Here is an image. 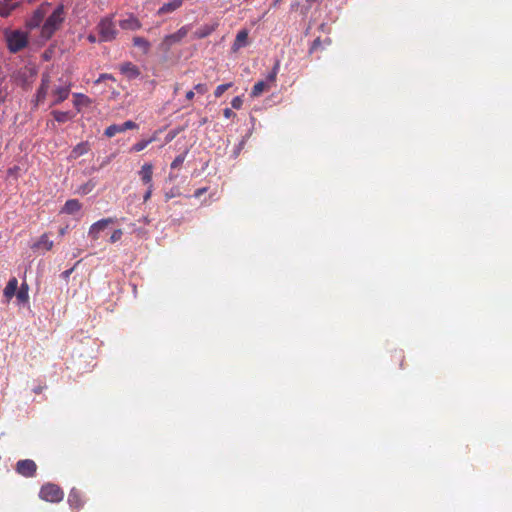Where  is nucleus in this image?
<instances>
[{"mask_svg":"<svg viewBox=\"0 0 512 512\" xmlns=\"http://www.w3.org/2000/svg\"><path fill=\"white\" fill-rule=\"evenodd\" d=\"M65 19L66 12L62 4L52 8L51 4L42 3L29 16L25 25L30 33L37 29L39 31V42L45 43L60 30Z\"/></svg>","mask_w":512,"mask_h":512,"instance_id":"obj_1","label":"nucleus"},{"mask_svg":"<svg viewBox=\"0 0 512 512\" xmlns=\"http://www.w3.org/2000/svg\"><path fill=\"white\" fill-rule=\"evenodd\" d=\"M114 16V14L105 16L104 18H101L96 25L99 43L115 41L118 35V30L116 28L115 21L113 20Z\"/></svg>","mask_w":512,"mask_h":512,"instance_id":"obj_2","label":"nucleus"},{"mask_svg":"<svg viewBox=\"0 0 512 512\" xmlns=\"http://www.w3.org/2000/svg\"><path fill=\"white\" fill-rule=\"evenodd\" d=\"M56 78H53L52 86H53V95L55 100L53 105L60 104L64 100H66L69 96L71 90V78L69 74L63 73L60 77L57 78L58 84L56 83Z\"/></svg>","mask_w":512,"mask_h":512,"instance_id":"obj_3","label":"nucleus"},{"mask_svg":"<svg viewBox=\"0 0 512 512\" xmlns=\"http://www.w3.org/2000/svg\"><path fill=\"white\" fill-rule=\"evenodd\" d=\"M39 496L43 501L59 503L63 500L64 493L59 485L54 483H45L40 487Z\"/></svg>","mask_w":512,"mask_h":512,"instance_id":"obj_4","label":"nucleus"},{"mask_svg":"<svg viewBox=\"0 0 512 512\" xmlns=\"http://www.w3.org/2000/svg\"><path fill=\"white\" fill-rule=\"evenodd\" d=\"M7 47L11 52L22 50L28 43V35L25 31L14 30L6 34Z\"/></svg>","mask_w":512,"mask_h":512,"instance_id":"obj_5","label":"nucleus"},{"mask_svg":"<svg viewBox=\"0 0 512 512\" xmlns=\"http://www.w3.org/2000/svg\"><path fill=\"white\" fill-rule=\"evenodd\" d=\"M277 74V66H274L271 72L268 73L265 80L258 81L254 84L251 97L257 98L263 94L264 91H268L275 85V79Z\"/></svg>","mask_w":512,"mask_h":512,"instance_id":"obj_6","label":"nucleus"},{"mask_svg":"<svg viewBox=\"0 0 512 512\" xmlns=\"http://www.w3.org/2000/svg\"><path fill=\"white\" fill-rule=\"evenodd\" d=\"M54 67L55 66H52V68L48 72L44 73L42 76V84H40L39 89L37 91L38 102L44 101L48 89L52 85L53 78H57L58 72L54 71Z\"/></svg>","mask_w":512,"mask_h":512,"instance_id":"obj_7","label":"nucleus"},{"mask_svg":"<svg viewBox=\"0 0 512 512\" xmlns=\"http://www.w3.org/2000/svg\"><path fill=\"white\" fill-rule=\"evenodd\" d=\"M189 27L183 26L174 33L165 36L161 43V49L168 51L173 45L180 43L182 39L188 34Z\"/></svg>","mask_w":512,"mask_h":512,"instance_id":"obj_8","label":"nucleus"},{"mask_svg":"<svg viewBox=\"0 0 512 512\" xmlns=\"http://www.w3.org/2000/svg\"><path fill=\"white\" fill-rule=\"evenodd\" d=\"M119 27L126 31H137L142 28V23L133 13H126L118 22Z\"/></svg>","mask_w":512,"mask_h":512,"instance_id":"obj_9","label":"nucleus"},{"mask_svg":"<svg viewBox=\"0 0 512 512\" xmlns=\"http://www.w3.org/2000/svg\"><path fill=\"white\" fill-rule=\"evenodd\" d=\"M16 471L22 477L30 478L35 476L37 464L30 459L20 460L16 464Z\"/></svg>","mask_w":512,"mask_h":512,"instance_id":"obj_10","label":"nucleus"},{"mask_svg":"<svg viewBox=\"0 0 512 512\" xmlns=\"http://www.w3.org/2000/svg\"><path fill=\"white\" fill-rule=\"evenodd\" d=\"M138 128V125L133 122L132 120H128L122 124H112L108 126L105 131L104 135L108 138L115 137L116 134L124 133V131L128 129H136Z\"/></svg>","mask_w":512,"mask_h":512,"instance_id":"obj_11","label":"nucleus"},{"mask_svg":"<svg viewBox=\"0 0 512 512\" xmlns=\"http://www.w3.org/2000/svg\"><path fill=\"white\" fill-rule=\"evenodd\" d=\"M115 223L113 218H103L94 222L89 229V236L94 240L98 239L100 232L105 230L109 224Z\"/></svg>","mask_w":512,"mask_h":512,"instance_id":"obj_12","label":"nucleus"},{"mask_svg":"<svg viewBox=\"0 0 512 512\" xmlns=\"http://www.w3.org/2000/svg\"><path fill=\"white\" fill-rule=\"evenodd\" d=\"M68 504L69 506L74 509V510H79L81 509L83 506H84V499H83V495L82 493L80 492V490L76 487H73L71 490H70V493L68 495Z\"/></svg>","mask_w":512,"mask_h":512,"instance_id":"obj_13","label":"nucleus"},{"mask_svg":"<svg viewBox=\"0 0 512 512\" xmlns=\"http://www.w3.org/2000/svg\"><path fill=\"white\" fill-rule=\"evenodd\" d=\"M138 175L144 185H146V186L153 185V182H152L153 165L151 163H144L141 166L140 171L138 172Z\"/></svg>","mask_w":512,"mask_h":512,"instance_id":"obj_14","label":"nucleus"},{"mask_svg":"<svg viewBox=\"0 0 512 512\" xmlns=\"http://www.w3.org/2000/svg\"><path fill=\"white\" fill-rule=\"evenodd\" d=\"M21 0H0V16L7 17L16 9Z\"/></svg>","mask_w":512,"mask_h":512,"instance_id":"obj_15","label":"nucleus"},{"mask_svg":"<svg viewBox=\"0 0 512 512\" xmlns=\"http://www.w3.org/2000/svg\"><path fill=\"white\" fill-rule=\"evenodd\" d=\"M248 43H249L248 30H246V29L239 30L236 35V39L232 45V49L234 51H238L240 48L247 46Z\"/></svg>","mask_w":512,"mask_h":512,"instance_id":"obj_16","label":"nucleus"},{"mask_svg":"<svg viewBox=\"0 0 512 512\" xmlns=\"http://www.w3.org/2000/svg\"><path fill=\"white\" fill-rule=\"evenodd\" d=\"M219 26L218 22H215L210 25H203L201 28L196 30L193 34L194 39H204V37L210 35L212 32H214L217 27Z\"/></svg>","mask_w":512,"mask_h":512,"instance_id":"obj_17","label":"nucleus"},{"mask_svg":"<svg viewBox=\"0 0 512 512\" xmlns=\"http://www.w3.org/2000/svg\"><path fill=\"white\" fill-rule=\"evenodd\" d=\"M18 289V279L16 277H11L4 289V296L6 300H10L12 297L16 295Z\"/></svg>","mask_w":512,"mask_h":512,"instance_id":"obj_18","label":"nucleus"},{"mask_svg":"<svg viewBox=\"0 0 512 512\" xmlns=\"http://www.w3.org/2000/svg\"><path fill=\"white\" fill-rule=\"evenodd\" d=\"M183 3H184V0H173L169 3L164 4L162 7H160L159 10L157 11V14L163 15V14L171 13V12L179 9L180 7H182Z\"/></svg>","mask_w":512,"mask_h":512,"instance_id":"obj_19","label":"nucleus"},{"mask_svg":"<svg viewBox=\"0 0 512 512\" xmlns=\"http://www.w3.org/2000/svg\"><path fill=\"white\" fill-rule=\"evenodd\" d=\"M81 209V204L77 199H69L65 202L62 212L66 214H75Z\"/></svg>","mask_w":512,"mask_h":512,"instance_id":"obj_20","label":"nucleus"},{"mask_svg":"<svg viewBox=\"0 0 512 512\" xmlns=\"http://www.w3.org/2000/svg\"><path fill=\"white\" fill-rule=\"evenodd\" d=\"M54 242L49 239L46 233L42 234L40 239L33 246L35 249H43L45 251H50L53 248Z\"/></svg>","mask_w":512,"mask_h":512,"instance_id":"obj_21","label":"nucleus"},{"mask_svg":"<svg viewBox=\"0 0 512 512\" xmlns=\"http://www.w3.org/2000/svg\"><path fill=\"white\" fill-rule=\"evenodd\" d=\"M29 286L26 281H22V285L17 289L16 298L18 303H28L29 300Z\"/></svg>","mask_w":512,"mask_h":512,"instance_id":"obj_22","label":"nucleus"},{"mask_svg":"<svg viewBox=\"0 0 512 512\" xmlns=\"http://www.w3.org/2000/svg\"><path fill=\"white\" fill-rule=\"evenodd\" d=\"M132 44L134 47L141 49L143 53L149 52V49L151 48V44L147 39L142 38V36H134Z\"/></svg>","mask_w":512,"mask_h":512,"instance_id":"obj_23","label":"nucleus"},{"mask_svg":"<svg viewBox=\"0 0 512 512\" xmlns=\"http://www.w3.org/2000/svg\"><path fill=\"white\" fill-rule=\"evenodd\" d=\"M51 114L58 123H65L74 118L72 112H60L59 110H53Z\"/></svg>","mask_w":512,"mask_h":512,"instance_id":"obj_24","label":"nucleus"},{"mask_svg":"<svg viewBox=\"0 0 512 512\" xmlns=\"http://www.w3.org/2000/svg\"><path fill=\"white\" fill-rule=\"evenodd\" d=\"M73 102H74L75 107L79 111L82 106H88L91 103V100L87 96H85V95L74 94V101Z\"/></svg>","mask_w":512,"mask_h":512,"instance_id":"obj_25","label":"nucleus"},{"mask_svg":"<svg viewBox=\"0 0 512 512\" xmlns=\"http://www.w3.org/2000/svg\"><path fill=\"white\" fill-rule=\"evenodd\" d=\"M121 72L127 75L128 78H135L140 74L137 66H120Z\"/></svg>","mask_w":512,"mask_h":512,"instance_id":"obj_26","label":"nucleus"},{"mask_svg":"<svg viewBox=\"0 0 512 512\" xmlns=\"http://www.w3.org/2000/svg\"><path fill=\"white\" fill-rule=\"evenodd\" d=\"M95 187V182L94 180H89L88 182L82 184L80 186V188L78 189V193L82 194V195H86V194H89L92 192V190L94 189Z\"/></svg>","mask_w":512,"mask_h":512,"instance_id":"obj_27","label":"nucleus"},{"mask_svg":"<svg viewBox=\"0 0 512 512\" xmlns=\"http://www.w3.org/2000/svg\"><path fill=\"white\" fill-rule=\"evenodd\" d=\"M152 141L153 139L138 141L132 145V151H143Z\"/></svg>","mask_w":512,"mask_h":512,"instance_id":"obj_28","label":"nucleus"},{"mask_svg":"<svg viewBox=\"0 0 512 512\" xmlns=\"http://www.w3.org/2000/svg\"><path fill=\"white\" fill-rule=\"evenodd\" d=\"M231 86L232 83L220 84L219 86H217V88L214 91L215 97L220 98L225 93V91Z\"/></svg>","mask_w":512,"mask_h":512,"instance_id":"obj_29","label":"nucleus"},{"mask_svg":"<svg viewBox=\"0 0 512 512\" xmlns=\"http://www.w3.org/2000/svg\"><path fill=\"white\" fill-rule=\"evenodd\" d=\"M185 161V154L177 156L172 162H171V168H178L180 167Z\"/></svg>","mask_w":512,"mask_h":512,"instance_id":"obj_30","label":"nucleus"},{"mask_svg":"<svg viewBox=\"0 0 512 512\" xmlns=\"http://www.w3.org/2000/svg\"><path fill=\"white\" fill-rule=\"evenodd\" d=\"M123 236V231L121 229H117V230H114L111 234V238H110V241L112 243H115L117 241H119Z\"/></svg>","mask_w":512,"mask_h":512,"instance_id":"obj_31","label":"nucleus"},{"mask_svg":"<svg viewBox=\"0 0 512 512\" xmlns=\"http://www.w3.org/2000/svg\"><path fill=\"white\" fill-rule=\"evenodd\" d=\"M86 151V147L84 144H78L75 148H74V153L76 156H79V155H82L84 154Z\"/></svg>","mask_w":512,"mask_h":512,"instance_id":"obj_32","label":"nucleus"},{"mask_svg":"<svg viewBox=\"0 0 512 512\" xmlns=\"http://www.w3.org/2000/svg\"><path fill=\"white\" fill-rule=\"evenodd\" d=\"M152 193H153V185H148V186H147V191H146V193H145V194H144V196H143V201H144V202H148V201H149V199H150V198H151V196H152Z\"/></svg>","mask_w":512,"mask_h":512,"instance_id":"obj_33","label":"nucleus"},{"mask_svg":"<svg viewBox=\"0 0 512 512\" xmlns=\"http://www.w3.org/2000/svg\"><path fill=\"white\" fill-rule=\"evenodd\" d=\"M242 99L240 97H235L232 101H231V105L233 108L235 109H239L241 106H242Z\"/></svg>","mask_w":512,"mask_h":512,"instance_id":"obj_34","label":"nucleus"},{"mask_svg":"<svg viewBox=\"0 0 512 512\" xmlns=\"http://www.w3.org/2000/svg\"><path fill=\"white\" fill-rule=\"evenodd\" d=\"M223 116L226 118V119H230L232 117H235L236 114L233 112V110L231 108H224L223 109Z\"/></svg>","mask_w":512,"mask_h":512,"instance_id":"obj_35","label":"nucleus"},{"mask_svg":"<svg viewBox=\"0 0 512 512\" xmlns=\"http://www.w3.org/2000/svg\"><path fill=\"white\" fill-rule=\"evenodd\" d=\"M320 45H321V40L319 38H317L316 40L313 41V43L310 47V52L316 51Z\"/></svg>","mask_w":512,"mask_h":512,"instance_id":"obj_36","label":"nucleus"},{"mask_svg":"<svg viewBox=\"0 0 512 512\" xmlns=\"http://www.w3.org/2000/svg\"><path fill=\"white\" fill-rule=\"evenodd\" d=\"M195 89L199 92V93H205L207 91V87L205 84H197L195 86Z\"/></svg>","mask_w":512,"mask_h":512,"instance_id":"obj_37","label":"nucleus"},{"mask_svg":"<svg viewBox=\"0 0 512 512\" xmlns=\"http://www.w3.org/2000/svg\"><path fill=\"white\" fill-rule=\"evenodd\" d=\"M87 40L90 42V43H97L98 42V38L96 37V35L94 33H90L87 35Z\"/></svg>","mask_w":512,"mask_h":512,"instance_id":"obj_38","label":"nucleus"},{"mask_svg":"<svg viewBox=\"0 0 512 512\" xmlns=\"http://www.w3.org/2000/svg\"><path fill=\"white\" fill-rule=\"evenodd\" d=\"M74 271V268H71V269H68V270H65L64 272H62L61 276L64 278V279H68L69 276L72 274V272Z\"/></svg>","mask_w":512,"mask_h":512,"instance_id":"obj_39","label":"nucleus"},{"mask_svg":"<svg viewBox=\"0 0 512 512\" xmlns=\"http://www.w3.org/2000/svg\"><path fill=\"white\" fill-rule=\"evenodd\" d=\"M185 98L187 100H192L194 98V91L193 90H189L186 92V95H185Z\"/></svg>","mask_w":512,"mask_h":512,"instance_id":"obj_40","label":"nucleus"},{"mask_svg":"<svg viewBox=\"0 0 512 512\" xmlns=\"http://www.w3.org/2000/svg\"><path fill=\"white\" fill-rule=\"evenodd\" d=\"M47 125H48V126H50V125H51L52 127H54V126H55V123H54V122H47Z\"/></svg>","mask_w":512,"mask_h":512,"instance_id":"obj_41","label":"nucleus"},{"mask_svg":"<svg viewBox=\"0 0 512 512\" xmlns=\"http://www.w3.org/2000/svg\"><path fill=\"white\" fill-rule=\"evenodd\" d=\"M40 391H41V387H40V388L35 389V392H36V393H40Z\"/></svg>","mask_w":512,"mask_h":512,"instance_id":"obj_42","label":"nucleus"},{"mask_svg":"<svg viewBox=\"0 0 512 512\" xmlns=\"http://www.w3.org/2000/svg\"><path fill=\"white\" fill-rule=\"evenodd\" d=\"M65 233V230L64 229H61L60 230V235H63Z\"/></svg>","mask_w":512,"mask_h":512,"instance_id":"obj_43","label":"nucleus"},{"mask_svg":"<svg viewBox=\"0 0 512 512\" xmlns=\"http://www.w3.org/2000/svg\"><path fill=\"white\" fill-rule=\"evenodd\" d=\"M44 60L48 61V56H46V54H44Z\"/></svg>","mask_w":512,"mask_h":512,"instance_id":"obj_44","label":"nucleus"},{"mask_svg":"<svg viewBox=\"0 0 512 512\" xmlns=\"http://www.w3.org/2000/svg\"><path fill=\"white\" fill-rule=\"evenodd\" d=\"M170 194H166V200H169Z\"/></svg>","mask_w":512,"mask_h":512,"instance_id":"obj_45","label":"nucleus"},{"mask_svg":"<svg viewBox=\"0 0 512 512\" xmlns=\"http://www.w3.org/2000/svg\"><path fill=\"white\" fill-rule=\"evenodd\" d=\"M280 1H281V0H276V1L274 2V6H275L277 3H279Z\"/></svg>","mask_w":512,"mask_h":512,"instance_id":"obj_46","label":"nucleus"},{"mask_svg":"<svg viewBox=\"0 0 512 512\" xmlns=\"http://www.w3.org/2000/svg\"><path fill=\"white\" fill-rule=\"evenodd\" d=\"M0 79H2V74H0Z\"/></svg>","mask_w":512,"mask_h":512,"instance_id":"obj_47","label":"nucleus"}]
</instances>
